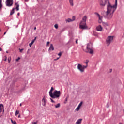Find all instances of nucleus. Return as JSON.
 <instances>
[{
	"mask_svg": "<svg viewBox=\"0 0 124 124\" xmlns=\"http://www.w3.org/2000/svg\"><path fill=\"white\" fill-rule=\"evenodd\" d=\"M117 0H115V4L112 6L110 2L107 5V14L109 13L114 14L116 9H117Z\"/></svg>",
	"mask_w": 124,
	"mask_h": 124,
	"instance_id": "nucleus-1",
	"label": "nucleus"
},
{
	"mask_svg": "<svg viewBox=\"0 0 124 124\" xmlns=\"http://www.w3.org/2000/svg\"><path fill=\"white\" fill-rule=\"evenodd\" d=\"M87 20V16H85L82 18V20L80 21L79 24V29H81L82 30H86L88 29V26H87L86 24V21Z\"/></svg>",
	"mask_w": 124,
	"mask_h": 124,
	"instance_id": "nucleus-2",
	"label": "nucleus"
},
{
	"mask_svg": "<svg viewBox=\"0 0 124 124\" xmlns=\"http://www.w3.org/2000/svg\"><path fill=\"white\" fill-rule=\"evenodd\" d=\"M60 96H61V91L55 90L53 92V93L50 96V97H51V98L55 99V98H59Z\"/></svg>",
	"mask_w": 124,
	"mask_h": 124,
	"instance_id": "nucleus-3",
	"label": "nucleus"
},
{
	"mask_svg": "<svg viewBox=\"0 0 124 124\" xmlns=\"http://www.w3.org/2000/svg\"><path fill=\"white\" fill-rule=\"evenodd\" d=\"M100 6L104 7L105 5H107L110 2V0H98Z\"/></svg>",
	"mask_w": 124,
	"mask_h": 124,
	"instance_id": "nucleus-4",
	"label": "nucleus"
},
{
	"mask_svg": "<svg viewBox=\"0 0 124 124\" xmlns=\"http://www.w3.org/2000/svg\"><path fill=\"white\" fill-rule=\"evenodd\" d=\"M113 15H114L113 13H110L107 14V12H106V15L104 16V17L105 19H108V20H111V19L113 18Z\"/></svg>",
	"mask_w": 124,
	"mask_h": 124,
	"instance_id": "nucleus-5",
	"label": "nucleus"
},
{
	"mask_svg": "<svg viewBox=\"0 0 124 124\" xmlns=\"http://www.w3.org/2000/svg\"><path fill=\"white\" fill-rule=\"evenodd\" d=\"M113 38H114V36H108L106 39V43L108 45V46H109L110 45V44L111 43V41H113Z\"/></svg>",
	"mask_w": 124,
	"mask_h": 124,
	"instance_id": "nucleus-6",
	"label": "nucleus"
},
{
	"mask_svg": "<svg viewBox=\"0 0 124 124\" xmlns=\"http://www.w3.org/2000/svg\"><path fill=\"white\" fill-rule=\"evenodd\" d=\"M87 51L86 53H89V54H93V49L90 48V45L89 44L87 45Z\"/></svg>",
	"mask_w": 124,
	"mask_h": 124,
	"instance_id": "nucleus-7",
	"label": "nucleus"
},
{
	"mask_svg": "<svg viewBox=\"0 0 124 124\" xmlns=\"http://www.w3.org/2000/svg\"><path fill=\"white\" fill-rule=\"evenodd\" d=\"M6 6L10 7V6H12L13 5V0H6Z\"/></svg>",
	"mask_w": 124,
	"mask_h": 124,
	"instance_id": "nucleus-8",
	"label": "nucleus"
},
{
	"mask_svg": "<svg viewBox=\"0 0 124 124\" xmlns=\"http://www.w3.org/2000/svg\"><path fill=\"white\" fill-rule=\"evenodd\" d=\"M78 70L80 71V72H83V70H82V65H81V64H78Z\"/></svg>",
	"mask_w": 124,
	"mask_h": 124,
	"instance_id": "nucleus-9",
	"label": "nucleus"
},
{
	"mask_svg": "<svg viewBox=\"0 0 124 124\" xmlns=\"http://www.w3.org/2000/svg\"><path fill=\"white\" fill-rule=\"evenodd\" d=\"M96 30L97 31H102V27L101 25H99L96 28Z\"/></svg>",
	"mask_w": 124,
	"mask_h": 124,
	"instance_id": "nucleus-10",
	"label": "nucleus"
},
{
	"mask_svg": "<svg viewBox=\"0 0 124 124\" xmlns=\"http://www.w3.org/2000/svg\"><path fill=\"white\" fill-rule=\"evenodd\" d=\"M54 91V88L51 87L50 90L49 92V96H50L53 94V91Z\"/></svg>",
	"mask_w": 124,
	"mask_h": 124,
	"instance_id": "nucleus-11",
	"label": "nucleus"
},
{
	"mask_svg": "<svg viewBox=\"0 0 124 124\" xmlns=\"http://www.w3.org/2000/svg\"><path fill=\"white\" fill-rule=\"evenodd\" d=\"M52 50V51H54L55 49L54 48V46H53V44H50V47L49 48V50Z\"/></svg>",
	"mask_w": 124,
	"mask_h": 124,
	"instance_id": "nucleus-12",
	"label": "nucleus"
},
{
	"mask_svg": "<svg viewBox=\"0 0 124 124\" xmlns=\"http://www.w3.org/2000/svg\"><path fill=\"white\" fill-rule=\"evenodd\" d=\"M4 112V109H0V117H1L2 115H3V113Z\"/></svg>",
	"mask_w": 124,
	"mask_h": 124,
	"instance_id": "nucleus-13",
	"label": "nucleus"
},
{
	"mask_svg": "<svg viewBox=\"0 0 124 124\" xmlns=\"http://www.w3.org/2000/svg\"><path fill=\"white\" fill-rule=\"evenodd\" d=\"M102 24L104 27H109V24H108L107 22H103Z\"/></svg>",
	"mask_w": 124,
	"mask_h": 124,
	"instance_id": "nucleus-14",
	"label": "nucleus"
},
{
	"mask_svg": "<svg viewBox=\"0 0 124 124\" xmlns=\"http://www.w3.org/2000/svg\"><path fill=\"white\" fill-rule=\"evenodd\" d=\"M82 121H83L82 119H79L77 122L76 123V124H81V123H82Z\"/></svg>",
	"mask_w": 124,
	"mask_h": 124,
	"instance_id": "nucleus-15",
	"label": "nucleus"
},
{
	"mask_svg": "<svg viewBox=\"0 0 124 124\" xmlns=\"http://www.w3.org/2000/svg\"><path fill=\"white\" fill-rule=\"evenodd\" d=\"M15 12V8H13L12 10L10 12V15H13Z\"/></svg>",
	"mask_w": 124,
	"mask_h": 124,
	"instance_id": "nucleus-16",
	"label": "nucleus"
},
{
	"mask_svg": "<svg viewBox=\"0 0 124 124\" xmlns=\"http://www.w3.org/2000/svg\"><path fill=\"white\" fill-rule=\"evenodd\" d=\"M69 97V96L68 95L65 98V100H64V104H66V103H67Z\"/></svg>",
	"mask_w": 124,
	"mask_h": 124,
	"instance_id": "nucleus-17",
	"label": "nucleus"
},
{
	"mask_svg": "<svg viewBox=\"0 0 124 124\" xmlns=\"http://www.w3.org/2000/svg\"><path fill=\"white\" fill-rule=\"evenodd\" d=\"M2 9V0H0V11Z\"/></svg>",
	"mask_w": 124,
	"mask_h": 124,
	"instance_id": "nucleus-18",
	"label": "nucleus"
},
{
	"mask_svg": "<svg viewBox=\"0 0 124 124\" xmlns=\"http://www.w3.org/2000/svg\"><path fill=\"white\" fill-rule=\"evenodd\" d=\"M82 104H83V102H81L78 105V107L76 108V109H80V107L82 106Z\"/></svg>",
	"mask_w": 124,
	"mask_h": 124,
	"instance_id": "nucleus-19",
	"label": "nucleus"
},
{
	"mask_svg": "<svg viewBox=\"0 0 124 124\" xmlns=\"http://www.w3.org/2000/svg\"><path fill=\"white\" fill-rule=\"evenodd\" d=\"M69 3L70 4V5L71 6H73L74 4H73V0H69Z\"/></svg>",
	"mask_w": 124,
	"mask_h": 124,
	"instance_id": "nucleus-20",
	"label": "nucleus"
},
{
	"mask_svg": "<svg viewBox=\"0 0 124 124\" xmlns=\"http://www.w3.org/2000/svg\"><path fill=\"white\" fill-rule=\"evenodd\" d=\"M88 67V65H82V70H83V72L84 71L85 69L87 68Z\"/></svg>",
	"mask_w": 124,
	"mask_h": 124,
	"instance_id": "nucleus-21",
	"label": "nucleus"
},
{
	"mask_svg": "<svg viewBox=\"0 0 124 124\" xmlns=\"http://www.w3.org/2000/svg\"><path fill=\"white\" fill-rule=\"evenodd\" d=\"M93 35H94V36H97V35H98V34H97V33L94 31H93Z\"/></svg>",
	"mask_w": 124,
	"mask_h": 124,
	"instance_id": "nucleus-22",
	"label": "nucleus"
},
{
	"mask_svg": "<svg viewBox=\"0 0 124 124\" xmlns=\"http://www.w3.org/2000/svg\"><path fill=\"white\" fill-rule=\"evenodd\" d=\"M61 106V104L58 103L57 105H55V108H59Z\"/></svg>",
	"mask_w": 124,
	"mask_h": 124,
	"instance_id": "nucleus-23",
	"label": "nucleus"
},
{
	"mask_svg": "<svg viewBox=\"0 0 124 124\" xmlns=\"http://www.w3.org/2000/svg\"><path fill=\"white\" fill-rule=\"evenodd\" d=\"M66 22H68V23H70V22H72V19H70V18H68V20H66Z\"/></svg>",
	"mask_w": 124,
	"mask_h": 124,
	"instance_id": "nucleus-24",
	"label": "nucleus"
},
{
	"mask_svg": "<svg viewBox=\"0 0 124 124\" xmlns=\"http://www.w3.org/2000/svg\"><path fill=\"white\" fill-rule=\"evenodd\" d=\"M34 42L33 41H31L30 44H29V46L30 47H31V46L33 44Z\"/></svg>",
	"mask_w": 124,
	"mask_h": 124,
	"instance_id": "nucleus-25",
	"label": "nucleus"
},
{
	"mask_svg": "<svg viewBox=\"0 0 124 124\" xmlns=\"http://www.w3.org/2000/svg\"><path fill=\"white\" fill-rule=\"evenodd\" d=\"M42 102H44V103H46V100H45V97H44L43 98V99L42 100Z\"/></svg>",
	"mask_w": 124,
	"mask_h": 124,
	"instance_id": "nucleus-26",
	"label": "nucleus"
},
{
	"mask_svg": "<svg viewBox=\"0 0 124 124\" xmlns=\"http://www.w3.org/2000/svg\"><path fill=\"white\" fill-rule=\"evenodd\" d=\"M0 109H3V104H0Z\"/></svg>",
	"mask_w": 124,
	"mask_h": 124,
	"instance_id": "nucleus-27",
	"label": "nucleus"
},
{
	"mask_svg": "<svg viewBox=\"0 0 124 124\" xmlns=\"http://www.w3.org/2000/svg\"><path fill=\"white\" fill-rule=\"evenodd\" d=\"M15 5H16V7H19V3L17 2H16L15 3Z\"/></svg>",
	"mask_w": 124,
	"mask_h": 124,
	"instance_id": "nucleus-28",
	"label": "nucleus"
},
{
	"mask_svg": "<svg viewBox=\"0 0 124 124\" xmlns=\"http://www.w3.org/2000/svg\"><path fill=\"white\" fill-rule=\"evenodd\" d=\"M19 52L20 53H22L23 52V51H24V48H19Z\"/></svg>",
	"mask_w": 124,
	"mask_h": 124,
	"instance_id": "nucleus-29",
	"label": "nucleus"
},
{
	"mask_svg": "<svg viewBox=\"0 0 124 124\" xmlns=\"http://www.w3.org/2000/svg\"><path fill=\"white\" fill-rule=\"evenodd\" d=\"M94 14H95V15L98 16V17H99L100 16V15H99V14H98V13L97 12H95Z\"/></svg>",
	"mask_w": 124,
	"mask_h": 124,
	"instance_id": "nucleus-30",
	"label": "nucleus"
},
{
	"mask_svg": "<svg viewBox=\"0 0 124 124\" xmlns=\"http://www.w3.org/2000/svg\"><path fill=\"white\" fill-rule=\"evenodd\" d=\"M54 28H55V29H58L59 28V26L57 24L54 25Z\"/></svg>",
	"mask_w": 124,
	"mask_h": 124,
	"instance_id": "nucleus-31",
	"label": "nucleus"
},
{
	"mask_svg": "<svg viewBox=\"0 0 124 124\" xmlns=\"http://www.w3.org/2000/svg\"><path fill=\"white\" fill-rule=\"evenodd\" d=\"M85 63H86V65L88 66V64L89 63V60H86Z\"/></svg>",
	"mask_w": 124,
	"mask_h": 124,
	"instance_id": "nucleus-32",
	"label": "nucleus"
},
{
	"mask_svg": "<svg viewBox=\"0 0 124 124\" xmlns=\"http://www.w3.org/2000/svg\"><path fill=\"white\" fill-rule=\"evenodd\" d=\"M19 114V110H16V116H17V115H18Z\"/></svg>",
	"mask_w": 124,
	"mask_h": 124,
	"instance_id": "nucleus-33",
	"label": "nucleus"
},
{
	"mask_svg": "<svg viewBox=\"0 0 124 124\" xmlns=\"http://www.w3.org/2000/svg\"><path fill=\"white\" fill-rule=\"evenodd\" d=\"M11 61V58H8V63H10Z\"/></svg>",
	"mask_w": 124,
	"mask_h": 124,
	"instance_id": "nucleus-34",
	"label": "nucleus"
},
{
	"mask_svg": "<svg viewBox=\"0 0 124 124\" xmlns=\"http://www.w3.org/2000/svg\"><path fill=\"white\" fill-rule=\"evenodd\" d=\"M98 23H99L100 24L102 23V19H99Z\"/></svg>",
	"mask_w": 124,
	"mask_h": 124,
	"instance_id": "nucleus-35",
	"label": "nucleus"
},
{
	"mask_svg": "<svg viewBox=\"0 0 124 124\" xmlns=\"http://www.w3.org/2000/svg\"><path fill=\"white\" fill-rule=\"evenodd\" d=\"M4 58H5V59H4V61L5 62H6V61L7 60V57H6V56H5Z\"/></svg>",
	"mask_w": 124,
	"mask_h": 124,
	"instance_id": "nucleus-36",
	"label": "nucleus"
},
{
	"mask_svg": "<svg viewBox=\"0 0 124 124\" xmlns=\"http://www.w3.org/2000/svg\"><path fill=\"white\" fill-rule=\"evenodd\" d=\"M19 60H21V58L20 57H18L17 59H16V62H18V61H19Z\"/></svg>",
	"mask_w": 124,
	"mask_h": 124,
	"instance_id": "nucleus-37",
	"label": "nucleus"
},
{
	"mask_svg": "<svg viewBox=\"0 0 124 124\" xmlns=\"http://www.w3.org/2000/svg\"><path fill=\"white\" fill-rule=\"evenodd\" d=\"M58 55L59 56V57H61V56H62V52H60V53L58 54Z\"/></svg>",
	"mask_w": 124,
	"mask_h": 124,
	"instance_id": "nucleus-38",
	"label": "nucleus"
},
{
	"mask_svg": "<svg viewBox=\"0 0 124 124\" xmlns=\"http://www.w3.org/2000/svg\"><path fill=\"white\" fill-rule=\"evenodd\" d=\"M75 20V16H73V17H72V20L73 21H74Z\"/></svg>",
	"mask_w": 124,
	"mask_h": 124,
	"instance_id": "nucleus-39",
	"label": "nucleus"
},
{
	"mask_svg": "<svg viewBox=\"0 0 124 124\" xmlns=\"http://www.w3.org/2000/svg\"><path fill=\"white\" fill-rule=\"evenodd\" d=\"M99 18V20H102V16H98Z\"/></svg>",
	"mask_w": 124,
	"mask_h": 124,
	"instance_id": "nucleus-40",
	"label": "nucleus"
},
{
	"mask_svg": "<svg viewBox=\"0 0 124 124\" xmlns=\"http://www.w3.org/2000/svg\"><path fill=\"white\" fill-rule=\"evenodd\" d=\"M50 100L51 102H52L53 103H55V101H54L52 98H50Z\"/></svg>",
	"mask_w": 124,
	"mask_h": 124,
	"instance_id": "nucleus-41",
	"label": "nucleus"
},
{
	"mask_svg": "<svg viewBox=\"0 0 124 124\" xmlns=\"http://www.w3.org/2000/svg\"><path fill=\"white\" fill-rule=\"evenodd\" d=\"M59 59H60V57H57L56 59H54V61H58V60H59Z\"/></svg>",
	"mask_w": 124,
	"mask_h": 124,
	"instance_id": "nucleus-42",
	"label": "nucleus"
},
{
	"mask_svg": "<svg viewBox=\"0 0 124 124\" xmlns=\"http://www.w3.org/2000/svg\"><path fill=\"white\" fill-rule=\"evenodd\" d=\"M35 40H36V37H35L34 38V39L32 40V41H33V42H34V41H35Z\"/></svg>",
	"mask_w": 124,
	"mask_h": 124,
	"instance_id": "nucleus-43",
	"label": "nucleus"
},
{
	"mask_svg": "<svg viewBox=\"0 0 124 124\" xmlns=\"http://www.w3.org/2000/svg\"><path fill=\"white\" fill-rule=\"evenodd\" d=\"M16 11H19V7H16Z\"/></svg>",
	"mask_w": 124,
	"mask_h": 124,
	"instance_id": "nucleus-44",
	"label": "nucleus"
},
{
	"mask_svg": "<svg viewBox=\"0 0 124 124\" xmlns=\"http://www.w3.org/2000/svg\"><path fill=\"white\" fill-rule=\"evenodd\" d=\"M76 44H78V39H77L76 40Z\"/></svg>",
	"mask_w": 124,
	"mask_h": 124,
	"instance_id": "nucleus-45",
	"label": "nucleus"
},
{
	"mask_svg": "<svg viewBox=\"0 0 124 124\" xmlns=\"http://www.w3.org/2000/svg\"><path fill=\"white\" fill-rule=\"evenodd\" d=\"M80 109H76L75 110V112H76L77 111H79Z\"/></svg>",
	"mask_w": 124,
	"mask_h": 124,
	"instance_id": "nucleus-46",
	"label": "nucleus"
},
{
	"mask_svg": "<svg viewBox=\"0 0 124 124\" xmlns=\"http://www.w3.org/2000/svg\"><path fill=\"white\" fill-rule=\"evenodd\" d=\"M107 108H109V105L108 104H107Z\"/></svg>",
	"mask_w": 124,
	"mask_h": 124,
	"instance_id": "nucleus-47",
	"label": "nucleus"
},
{
	"mask_svg": "<svg viewBox=\"0 0 124 124\" xmlns=\"http://www.w3.org/2000/svg\"><path fill=\"white\" fill-rule=\"evenodd\" d=\"M49 44H50V42H47V45H49Z\"/></svg>",
	"mask_w": 124,
	"mask_h": 124,
	"instance_id": "nucleus-48",
	"label": "nucleus"
},
{
	"mask_svg": "<svg viewBox=\"0 0 124 124\" xmlns=\"http://www.w3.org/2000/svg\"><path fill=\"white\" fill-rule=\"evenodd\" d=\"M25 0V1L26 2H28V1H29V0Z\"/></svg>",
	"mask_w": 124,
	"mask_h": 124,
	"instance_id": "nucleus-49",
	"label": "nucleus"
},
{
	"mask_svg": "<svg viewBox=\"0 0 124 124\" xmlns=\"http://www.w3.org/2000/svg\"><path fill=\"white\" fill-rule=\"evenodd\" d=\"M17 16H20V13H17Z\"/></svg>",
	"mask_w": 124,
	"mask_h": 124,
	"instance_id": "nucleus-50",
	"label": "nucleus"
},
{
	"mask_svg": "<svg viewBox=\"0 0 124 124\" xmlns=\"http://www.w3.org/2000/svg\"><path fill=\"white\" fill-rule=\"evenodd\" d=\"M0 51H2V48H1V47H0Z\"/></svg>",
	"mask_w": 124,
	"mask_h": 124,
	"instance_id": "nucleus-51",
	"label": "nucleus"
},
{
	"mask_svg": "<svg viewBox=\"0 0 124 124\" xmlns=\"http://www.w3.org/2000/svg\"><path fill=\"white\" fill-rule=\"evenodd\" d=\"M34 31H35L36 30V27H34Z\"/></svg>",
	"mask_w": 124,
	"mask_h": 124,
	"instance_id": "nucleus-52",
	"label": "nucleus"
},
{
	"mask_svg": "<svg viewBox=\"0 0 124 124\" xmlns=\"http://www.w3.org/2000/svg\"><path fill=\"white\" fill-rule=\"evenodd\" d=\"M64 31V29H62V31Z\"/></svg>",
	"mask_w": 124,
	"mask_h": 124,
	"instance_id": "nucleus-53",
	"label": "nucleus"
},
{
	"mask_svg": "<svg viewBox=\"0 0 124 124\" xmlns=\"http://www.w3.org/2000/svg\"><path fill=\"white\" fill-rule=\"evenodd\" d=\"M29 51H30V49H28V50L27 51V54H29Z\"/></svg>",
	"mask_w": 124,
	"mask_h": 124,
	"instance_id": "nucleus-54",
	"label": "nucleus"
},
{
	"mask_svg": "<svg viewBox=\"0 0 124 124\" xmlns=\"http://www.w3.org/2000/svg\"><path fill=\"white\" fill-rule=\"evenodd\" d=\"M6 34V32H5L4 33V35H5Z\"/></svg>",
	"mask_w": 124,
	"mask_h": 124,
	"instance_id": "nucleus-55",
	"label": "nucleus"
},
{
	"mask_svg": "<svg viewBox=\"0 0 124 124\" xmlns=\"http://www.w3.org/2000/svg\"><path fill=\"white\" fill-rule=\"evenodd\" d=\"M20 106H22V103L20 104Z\"/></svg>",
	"mask_w": 124,
	"mask_h": 124,
	"instance_id": "nucleus-56",
	"label": "nucleus"
},
{
	"mask_svg": "<svg viewBox=\"0 0 124 124\" xmlns=\"http://www.w3.org/2000/svg\"><path fill=\"white\" fill-rule=\"evenodd\" d=\"M6 53H7V54H8V51H7L6 52Z\"/></svg>",
	"mask_w": 124,
	"mask_h": 124,
	"instance_id": "nucleus-57",
	"label": "nucleus"
},
{
	"mask_svg": "<svg viewBox=\"0 0 124 124\" xmlns=\"http://www.w3.org/2000/svg\"><path fill=\"white\" fill-rule=\"evenodd\" d=\"M110 72H112V69H110Z\"/></svg>",
	"mask_w": 124,
	"mask_h": 124,
	"instance_id": "nucleus-58",
	"label": "nucleus"
},
{
	"mask_svg": "<svg viewBox=\"0 0 124 124\" xmlns=\"http://www.w3.org/2000/svg\"><path fill=\"white\" fill-rule=\"evenodd\" d=\"M18 118H20V115L18 116Z\"/></svg>",
	"mask_w": 124,
	"mask_h": 124,
	"instance_id": "nucleus-59",
	"label": "nucleus"
},
{
	"mask_svg": "<svg viewBox=\"0 0 124 124\" xmlns=\"http://www.w3.org/2000/svg\"><path fill=\"white\" fill-rule=\"evenodd\" d=\"M119 124H122V123H120Z\"/></svg>",
	"mask_w": 124,
	"mask_h": 124,
	"instance_id": "nucleus-60",
	"label": "nucleus"
},
{
	"mask_svg": "<svg viewBox=\"0 0 124 124\" xmlns=\"http://www.w3.org/2000/svg\"><path fill=\"white\" fill-rule=\"evenodd\" d=\"M0 31H1V30L0 29Z\"/></svg>",
	"mask_w": 124,
	"mask_h": 124,
	"instance_id": "nucleus-61",
	"label": "nucleus"
},
{
	"mask_svg": "<svg viewBox=\"0 0 124 124\" xmlns=\"http://www.w3.org/2000/svg\"><path fill=\"white\" fill-rule=\"evenodd\" d=\"M37 1H38V0H37Z\"/></svg>",
	"mask_w": 124,
	"mask_h": 124,
	"instance_id": "nucleus-62",
	"label": "nucleus"
}]
</instances>
